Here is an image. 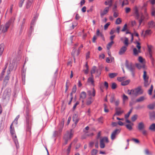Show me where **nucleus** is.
Instances as JSON below:
<instances>
[{"mask_svg": "<svg viewBox=\"0 0 155 155\" xmlns=\"http://www.w3.org/2000/svg\"><path fill=\"white\" fill-rule=\"evenodd\" d=\"M25 118L26 136L27 137H29L31 135V129L33 118L28 110L26 111Z\"/></svg>", "mask_w": 155, "mask_h": 155, "instance_id": "obj_1", "label": "nucleus"}, {"mask_svg": "<svg viewBox=\"0 0 155 155\" xmlns=\"http://www.w3.org/2000/svg\"><path fill=\"white\" fill-rule=\"evenodd\" d=\"M143 91L141 89L140 86L131 90H128L127 93L129 95H133L134 96H137L139 95L142 94L143 93Z\"/></svg>", "mask_w": 155, "mask_h": 155, "instance_id": "obj_2", "label": "nucleus"}, {"mask_svg": "<svg viewBox=\"0 0 155 155\" xmlns=\"http://www.w3.org/2000/svg\"><path fill=\"white\" fill-rule=\"evenodd\" d=\"M12 19H10L8 22L5 24V25H0V34L4 33L7 31L10 23L12 22Z\"/></svg>", "mask_w": 155, "mask_h": 155, "instance_id": "obj_3", "label": "nucleus"}, {"mask_svg": "<svg viewBox=\"0 0 155 155\" xmlns=\"http://www.w3.org/2000/svg\"><path fill=\"white\" fill-rule=\"evenodd\" d=\"M11 88H7L4 92L2 98L3 99L9 98L11 94Z\"/></svg>", "mask_w": 155, "mask_h": 155, "instance_id": "obj_4", "label": "nucleus"}, {"mask_svg": "<svg viewBox=\"0 0 155 155\" xmlns=\"http://www.w3.org/2000/svg\"><path fill=\"white\" fill-rule=\"evenodd\" d=\"M143 78L144 81V86L145 87H147L149 85L150 82H149V77L147 76V72L146 71H143Z\"/></svg>", "mask_w": 155, "mask_h": 155, "instance_id": "obj_5", "label": "nucleus"}, {"mask_svg": "<svg viewBox=\"0 0 155 155\" xmlns=\"http://www.w3.org/2000/svg\"><path fill=\"white\" fill-rule=\"evenodd\" d=\"M73 133L72 129L70 131H67L64 136V139L70 140L73 136Z\"/></svg>", "mask_w": 155, "mask_h": 155, "instance_id": "obj_6", "label": "nucleus"}, {"mask_svg": "<svg viewBox=\"0 0 155 155\" xmlns=\"http://www.w3.org/2000/svg\"><path fill=\"white\" fill-rule=\"evenodd\" d=\"M104 142L107 143L109 142L108 138L107 137H104L101 139L100 141V147L101 148H103L105 147Z\"/></svg>", "mask_w": 155, "mask_h": 155, "instance_id": "obj_7", "label": "nucleus"}, {"mask_svg": "<svg viewBox=\"0 0 155 155\" xmlns=\"http://www.w3.org/2000/svg\"><path fill=\"white\" fill-rule=\"evenodd\" d=\"M125 65L126 67L130 71L135 69L134 66L131 63H129L127 60H126Z\"/></svg>", "mask_w": 155, "mask_h": 155, "instance_id": "obj_8", "label": "nucleus"}, {"mask_svg": "<svg viewBox=\"0 0 155 155\" xmlns=\"http://www.w3.org/2000/svg\"><path fill=\"white\" fill-rule=\"evenodd\" d=\"M120 129H117L114 130L112 133L111 135V139L113 140L116 138V136L120 132Z\"/></svg>", "mask_w": 155, "mask_h": 155, "instance_id": "obj_9", "label": "nucleus"}, {"mask_svg": "<svg viewBox=\"0 0 155 155\" xmlns=\"http://www.w3.org/2000/svg\"><path fill=\"white\" fill-rule=\"evenodd\" d=\"M73 120L74 122V127H76L77 123L79 120V118L78 117V115L77 114H74L73 117Z\"/></svg>", "mask_w": 155, "mask_h": 155, "instance_id": "obj_10", "label": "nucleus"}, {"mask_svg": "<svg viewBox=\"0 0 155 155\" xmlns=\"http://www.w3.org/2000/svg\"><path fill=\"white\" fill-rule=\"evenodd\" d=\"M116 113L114 115H115L119 116L121 114L124 112V111L121 109V107H117L115 108Z\"/></svg>", "mask_w": 155, "mask_h": 155, "instance_id": "obj_11", "label": "nucleus"}, {"mask_svg": "<svg viewBox=\"0 0 155 155\" xmlns=\"http://www.w3.org/2000/svg\"><path fill=\"white\" fill-rule=\"evenodd\" d=\"M64 122H61L58 125V131H55L54 132V133L55 134H57V133L59 132L60 133L61 132L62 130V128L64 127Z\"/></svg>", "mask_w": 155, "mask_h": 155, "instance_id": "obj_12", "label": "nucleus"}, {"mask_svg": "<svg viewBox=\"0 0 155 155\" xmlns=\"http://www.w3.org/2000/svg\"><path fill=\"white\" fill-rule=\"evenodd\" d=\"M145 127L144 123L141 122L138 123L137 126V128L139 130L141 131L144 129Z\"/></svg>", "mask_w": 155, "mask_h": 155, "instance_id": "obj_13", "label": "nucleus"}, {"mask_svg": "<svg viewBox=\"0 0 155 155\" xmlns=\"http://www.w3.org/2000/svg\"><path fill=\"white\" fill-rule=\"evenodd\" d=\"M109 7H106L104 11L100 13V15L101 18H103L104 16L107 14L109 11Z\"/></svg>", "mask_w": 155, "mask_h": 155, "instance_id": "obj_14", "label": "nucleus"}, {"mask_svg": "<svg viewBox=\"0 0 155 155\" xmlns=\"http://www.w3.org/2000/svg\"><path fill=\"white\" fill-rule=\"evenodd\" d=\"M87 82L88 83L93 86H95L94 81L93 79V77L91 76V77H89L87 79Z\"/></svg>", "mask_w": 155, "mask_h": 155, "instance_id": "obj_15", "label": "nucleus"}, {"mask_svg": "<svg viewBox=\"0 0 155 155\" xmlns=\"http://www.w3.org/2000/svg\"><path fill=\"white\" fill-rule=\"evenodd\" d=\"M127 50V48L126 46H123L120 49L119 52V54L120 55L123 54Z\"/></svg>", "mask_w": 155, "mask_h": 155, "instance_id": "obj_16", "label": "nucleus"}, {"mask_svg": "<svg viewBox=\"0 0 155 155\" xmlns=\"http://www.w3.org/2000/svg\"><path fill=\"white\" fill-rule=\"evenodd\" d=\"M89 96H92L94 97L95 95V91L94 88H93L92 90H89L87 92Z\"/></svg>", "mask_w": 155, "mask_h": 155, "instance_id": "obj_17", "label": "nucleus"}, {"mask_svg": "<svg viewBox=\"0 0 155 155\" xmlns=\"http://www.w3.org/2000/svg\"><path fill=\"white\" fill-rule=\"evenodd\" d=\"M13 123H12L10 125V133L12 136H13L15 134V130L14 127H13Z\"/></svg>", "mask_w": 155, "mask_h": 155, "instance_id": "obj_18", "label": "nucleus"}, {"mask_svg": "<svg viewBox=\"0 0 155 155\" xmlns=\"http://www.w3.org/2000/svg\"><path fill=\"white\" fill-rule=\"evenodd\" d=\"M86 97V93L84 91L81 92L80 95V99H84Z\"/></svg>", "mask_w": 155, "mask_h": 155, "instance_id": "obj_19", "label": "nucleus"}, {"mask_svg": "<svg viewBox=\"0 0 155 155\" xmlns=\"http://www.w3.org/2000/svg\"><path fill=\"white\" fill-rule=\"evenodd\" d=\"M146 99V98L144 96H141L138 98L136 100L137 102H140L143 101Z\"/></svg>", "mask_w": 155, "mask_h": 155, "instance_id": "obj_20", "label": "nucleus"}, {"mask_svg": "<svg viewBox=\"0 0 155 155\" xmlns=\"http://www.w3.org/2000/svg\"><path fill=\"white\" fill-rule=\"evenodd\" d=\"M148 27L150 28H153L155 26V23L153 21H151L148 22Z\"/></svg>", "mask_w": 155, "mask_h": 155, "instance_id": "obj_21", "label": "nucleus"}, {"mask_svg": "<svg viewBox=\"0 0 155 155\" xmlns=\"http://www.w3.org/2000/svg\"><path fill=\"white\" fill-rule=\"evenodd\" d=\"M33 2L29 0H28L26 3V8H29L32 5Z\"/></svg>", "mask_w": 155, "mask_h": 155, "instance_id": "obj_22", "label": "nucleus"}, {"mask_svg": "<svg viewBox=\"0 0 155 155\" xmlns=\"http://www.w3.org/2000/svg\"><path fill=\"white\" fill-rule=\"evenodd\" d=\"M4 45L3 44H2L0 45V56H1L3 52L4 49Z\"/></svg>", "mask_w": 155, "mask_h": 155, "instance_id": "obj_23", "label": "nucleus"}, {"mask_svg": "<svg viewBox=\"0 0 155 155\" xmlns=\"http://www.w3.org/2000/svg\"><path fill=\"white\" fill-rule=\"evenodd\" d=\"M118 74L117 73H110L109 74V77L111 78H113L117 76Z\"/></svg>", "mask_w": 155, "mask_h": 155, "instance_id": "obj_24", "label": "nucleus"}, {"mask_svg": "<svg viewBox=\"0 0 155 155\" xmlns=\"http://www.w3.org/2000/svg\"><path fill=\"white\" fill-rule=\"evenodd\" d=\"M130 80H128L122 82L121 84L122 86H125L128 84L130 83Z\"/></svg>", "mask_w": 155, "mask_h": 155, "instance_id": "obj_25", "label": "nucleus"}, {"mask_svg": "<svg viewBox=\"0 0 155 155\" xmlns=\"http://www.w3.org/2000/svg\"><path fill=\"white\" fill-rule=\"evenodd\" d=\"M12 137L14 142L15 143L17 147V144H18V142L17 138V137L15 134Z\"/></svg>", "mask_w": 155, "mask_h": 155, "instance_id": "obj_26", "label": "nucleus"}, {"mask_svg": "<svg viewBox=\"0 0 155 155\" xmlns=\"http://www.w3.org/2000/svg\"><path fill=\"white\" fill-rule=\"evenodd\" d=\"M9 78L10 77L9 75H6L5 77L4 80V82L5 83V86L6 85L7 83L8 82V81L9 80Z\"/></svg>", "mask_w": 155, "mask_h": 155, "instance_id": "obj_27", "label": "nucleus"}, {"mask_svg": "<svg viewBox=\"0 0 155 155\" xmlns=\"http://www.w3.org/2000/svg\"><path fill=\"white\" fill-rule=\"evenodd\" d=\"M96 67L95 66H94L92 68V70L91 71V76L92 77H93V74H94L96 72Z\"/></svg>", "mask_w": 155, "mask_h": 155, "instance_id": "obj_28", "label": "nucleus"}, {"mask_svg": "<svg viewBox=\"0 0 155 155\" xmlns=\"http://www.w3.org/2000/svg\"><path fill=\"white\" fill-rule=\"evenodd\" d=\"M149 129L153 131H155V124H153L150 125L149 127Z\"/></svg>", "mask_w": 155, "mask_h": 155, "instance_id": "obj_29", "label": "nucleus"}, {"mask_svg": "<svg viewBox=\"0 0 155 155\" xmlns=\"http://www.w3.org/2000/svg\"><path fill=\"white\" fill-rule=\"evenodd\" d=\"M114 43V42L113 41H111V42L109 43L108 44H107V49L109 50L110 48L111 47V46H112V45Z\"/></svg>", "mask_w": 155, "mask_h": 155, "instance_id": "obj_30", "label": "nucleus"}, {"mask_svg": "<svg viewBox=\"0 0 155 155\" xmlns=\"http://www.w3.org/2000/svg\"><path fill=\"white\" fill-rule=\"evenodd\" d=\"M85 67L86 68V69L84 70V71L85 74H87L88 73V66L87 63H86V64L85 65Z\"/></svg>", "mask_w": 155, "mask_h": 155, "instance_id": "obj_31", "label": "nucleus"}, {"mask_svg": "<svg viewBox=\"0 0 155 155\" xmlns=\"http://www.w3.org/2000/svg\"><path fill=\"white\" fill-rule=\"evenodd\" d=\"M134 54L135 55H138L139 52V50L138 49L137 50L136 48H134L133 49Z\"/></svg>", "mask_w": 155, "mask_h": 155, "instance_id": "obj_32", "label": "nucleus"}, {"mask_svg": "<svg viewBox=\"0 0 155 155\" xmlns=\"http://www.w3.org/2000/svg\"><path fill=\"white\" fill-rule=\"evenodd\" d=\"M125 40L123 43L126 46V47L128 46L129 45L128 40L127 38L125 37Z\"/></svg>", "mask_w": 155, "mask_h": 155, "instance_id": "obj_33", "label": "nucleus"}, {"mask_svg": "<svg viewBox=\"0 0 155 155\" xmlns=\"http://www.w3.org/2000/svg\"><path fill=\"white\" fill-rule=\"evenodd\" d=\"M25 18H23V20L22 21L21 23L20 24L21 29H23V28L24 27V25H25Z\"/></svg>", "mask_w": 155, "mask_h": 155, "instance_id": "obj_34", "label": "nucleus"}, {"mask_svg": "<svg viewBox=\"0 0 155 155\" xmlns=\"http://www.w3.org/2000/svg\"><path fill=\"white\" fill-rule=\"evenodd\" d=\"M92 102V101L91 100V97H90L87 100L86 104L88 105H89L91 104Z\"/></svg>", "mask_w": 155, "mask_h": 155, "instance_id": "obj_35", "label": "nucleus"}, {"mask_svg": "<svg viewBox=\"0 0 155 155\" xmlns=\"http://www.w3.org/2000/svg\"><path fill=\"white\" fill-rule=\"evenodd\" d=\"M135 14L136 15L137 17L138 18L139 17V15L138 13V11L136 7L135 8Z\"/></svg>", "mask_w": 155, "mask_h": 155, "instance_id": "obj_36", "label": "nucleus"}, {"mask_svg": "<svg viewBox=\"0 0 155 155\" xmlns=\"http://www.w3.org/2000/svg\"><path fill=\"white\" fill-rule=\"evenodd\" d=\"M155 106L154 104H150L147 106V107L150 109L152 110L154 108Z\"/></svg>", "mask_w": 155, "mask_h": 155, "instance_id": "obj_37", "label": "nucleus"}, {"mask_svg": "<svg viewBox=\"0 0 155 155\" xmlns=\"http://www.w3.org/2000/svg\"><path fill=\"white\" fill-rule=\"evenodd\" d=\"M77 90V87L76 86V85H75L73 88L72 91L71 92V94H72V95H73V93H75L76 92Z\"/></svg>", "mask_w": 155, "mask_h": 155, "instance_id": "obj_38", "label": "nucleus"}, {"mask_svg": "<svg viewBox=\"0 0 155 155\" xmlns=\"http://www.w3.org/2000/svg\"><path fill=\"white\" fill-rule=\"evenodd\" d=\"M97 150L96 149H93L91 152V155H96L97 153Z\"/></svg>", "mask_w": 155, "mask_h": 155, "instance_id": "obj_39", "label": "nucleus"}, {"mask_svg": "<svg viewBox=\"0 0 155 155\" xmlns=\"http://www.w3.org/2000/svg\"><path fill=\"white\" fill-rule=\"evenodd\" d=\"M117 85L115 83L113 82L112 83L111 87L112 89H115L117 88Z\"/></svg>", "mask_w": 155, "mask_h": 155, "instance_id": "obj_40", "label": "nucleus"}, {"mask_svg": "<svg viewBox=\"0 0 155 155\" xmlns=\"http://www.w3.org/2000/svg\"><path fill=\"white\" fill-rule=\"evenodd\" d=\"M126 79L125 77H118L117 78V80L119 81H122L125 80Z\"/></svg>", "mask_w": 155, "mask_h": 155, "instance_id": "obj_41", "label": "nucleus"}, {"mask_svg": "<svg viewBox=\"0 0 155 155\" xmlns=\"http://www.w3.org/2000/svg\"><path fill=\"white\" fill-rule=\"evenodd\" d=\"M137 117V114H135L134 115H133L132 117H131V120L133 121H135Z\"/></svg>", "mask_w": 155, "mask_h": 155, "instance_id": "obj_42", "label": "nucleus"}, {"mask_svg": "<svg viewBox=\"0 0 155 155\" xmlns=\"http://www.w3.org/2000/svg\"><path fill=\"white\" fill-rule=\"evenodd\" d=\"M136 43L137 44L136 47L139 50V52H140V49L141 48V46H140V43L138 41H137L136 42Z\"/></svg>", "mask_w": 155, "mask_h": 155, "instance_id": "obj_43", "label": "nucleus"}, {"mask_svg": "<svg viewBox=\"0 0 155 155\" xmlns=\"http://www.w3.org/2000/svg\"><path fill=\"white\" fill-rule=\"evenodd\" d=\"M121 19L120 18H118L116 20L115 23L116 24L118 25L121 23Z\"/></svg>", "mask_w": 155, "mask_h": 155, "instance_id": "obj_44", "label": "nucleus"}, {"mask_svg": "<svg viewBox=\"0 0 155 155\" xmlns=\"http://www.w3.org/2000/svg\"><path fill=\"white\" fill-rule=\"evenodd\" d=\"M79 103V101H77L76 102V103L75 104L74 106H73V108H72V110L74 111V110L75 109V108H76V107L78 105Z\"/></svg>", "mask_w": 155, "mask_h": 155, "instance_id": "obj_45", "label": "nucleus"}, {"mask_svg": "<svg viewBox=\"0 0 155 155\" xmlns=\"http://www.w3.org/2000/svg\"><path fill=\"white\" fill-rule=\"evenodd\" d=\"M147 47L148 48V51L149 54L152 53V51L151 50V48L152 46L151 45H148Z\"/></svg>", "mask_w": 155, "mask_h": 155, "instance_id": "obj_46", "label": "nucleus"}, {"mask_svg": "<svg viewBox=\"0 0 155 155\" xmlns=\"http://www.w3.org/2000/svg\"><path fill=\"white\" fill-rule=\"evenodd\" d=\"M126 127L129 130H130L132 129V127L131 125L130 124H127L126 125Z\"/></svg>", "mask_w": 155, "mask_h": 155, "instance_id": "obj_47", "label": "nucleus"}, {"mask_svg": "<svg viewBox=\"0 0 155 155\" xmlns=\"http://www.w3.org/2000/svg\"><path fill=\"white\" fill-rule=\"evenodd\" d=\"M128 99V97L125 94H124L123 95V102H124V101L127 100Z\"/></svg>", "mask_w": 155, "mask_h": 155, "instance_id": "obj_48", "label": "nucleus"}, {"mask_svg": "<svg viewBox=\"0 0 155 155\" xmlns=\"http://www.w3.org/2000/svg\"><path fill=\"white\" fill-rule=\"evenodd\" d=\"M110 22H108L104 26V29L105 30H106L109 26L110 25Z\"/></svg>", "mask_w": 155, "mask_h": 155, "instance_id": "obj_49", "label": "nucleus"}, {"mask_svg": "<svg viewBox=\"0 0 155 155\" xmlns=\"http://www.w3.org/2000/svg\"><path fill=\"white\" fill-rule=\"evenodd\" d=\"M19 115H18V116H17V117H16V118H15V119L14 121L12 122V123H13V124L14 123H15L16 124H17L18 120V118H19Z\"/></svg>", "mask_w": 155, "mask_h": 155, "instance_id": "obj_50", "label": "nucleus"}, {"mask_svg": "<svg viewBox=\"0 0 155 155\" xmlns=\"http://www.w3.org/2000/svg\"><path fill=\"white\" fill-rule=\"evenodd\" d=\"M115 100V99L114 95H112L111 96L110 98V102L111 103H113Z\"/></svg>", "mask_w": 155, "mask_h": 155, "instance_id": "obj_51", "label": "nucleus"}, {"mask_svg": "<svg viewBox=\"0 0 155 155\" xmlns=\"http://www.w3.org/2000/svg\"><path fill=\"white\" fill-rule=\"evenodd\" d=\"M25 0H20L18 4L19 6L21 8L22 6V5L24 2Z\"/></svg>", "mask_w": 155, "mask_h": 155, "instance_id": "obj_52", "label": "nucleus"}, {"mask_svg": "<svg viewBox=\"0 0 155 155\" xmlns=\"http://www.w3.org/2000/svg\"><path fill=\"white\" fill-rule=\"evenodd\" d=\"M128 4V0H125L123 1L122 3V6H123L124 5H127Z\"/></svg>", "mask_w": 155, "mask_h": 155, "instance_id": "obj_53", "label": "nucleus"}, {"mask_svg": "<svg viewBox=\"0 0 155 155\" xmlns=\"http://www.w3.org/2000/svg\"><path fill=\"white\" fill-rule=\"evenodd\" d=\"M144 151L145 154L147 155H150L151 154L149 151V150L147 149H145Z\"/></svg>", "mask_w": 155, "mask_h": 155, "instance_id": "obj_54", "label": "nucleus"}, {"mask_svg": "<svg viewBox=\"0 0 155 155\" xmlns=\"http://www.w3.org/2000/svg\"><path fill=\"white\" fill-rule=\"evenodd\" d=\"M155 118V114L154 113L151 114L150 116V118L151 120Z\"/></svg>", "mask_w": 155, "mask_h": 155, "instance_id": "obj_55", "label": "nucleus"}, {"mask_svg": "<svg viewBox=\"0 0 155 155\" xmlns=\"http://www.w3.org/2000/svg\"><path fill=\"white\" fill-rule=\"evenodd\" d=\"M127 24H125L124 25L123 28L122 29L121 31L123 32L125 31L127 29Z\"/></svg>", "mask_w": 155, "mask_h": 155, "instance_id": "obj_56", "label": "nucleus"}, {"mask_svg": "<svg viewBox=\"0 0 155 155\" xmlns=\"http://www.w3.org/2000/svg\"><path fill=\"white\" fill-rule=\"evenodd\" d=\"M104 111L105 112L107 113L108 112L109 110L108 109H107V106L105 104H104Z\"/></svg>", "mask_w": 155, "mask_h": 155, "instance_id": "obj_57", "label": "nucleus"}, {"mask_svg": "<svg viewBox=\"0 0 155 155\" xmlns=\"http://www.w3.org/2000/svg\"><path fill=\"white\" fill-rule=\"evenodd\" d=\"M151 33V30H147L145 31V34L146 35H148Z\"/></svg>", "mask_w": 155, "mask_h": 155, "instance_id": "obj_58", "label": "nucleus"}, {"mask_svg": "<svg viewBox=\"0 0 155 155\" xmlns=\"http://www.w3.org/2000/svg\"><path fill=\"white\" fill-rule=\"evenodd\" d=\"M141 131H142V134L146 136L147 135V131L145 130L144 129L142 130Z\"/></svg>", "mask_w": 155, "mask_h": 155, "instance_id": "obj_59", "label": "nucleus"}, {"mask_svg": "<svg viewBox=\"0 0 155 155\" xmlns=\"http://www.w3.org/2000/svg\"><path fill=\"white\" fill-rule=\"evenodd\" d=\"M70 96L71 97V98H70V101H69V102L68 103V104L69 105H70L71 104L73 98V95H72V94H70Z\"/></svg>", "mask_w": 155, "mask_h": 155, "instance_id": "obj_60", "label": "nucleus"}, {"mask_svg": "<svg viewBox=\"0 0 155 155\" xmlns=\"http://www.w3.org/2000/svg\"><path fill=\"white\" fill-rule=\"evenodd\" d=\"M132 140L134 142H135L137 143H139V142H140L139 140L137 139H136L132 138Z\"/></svg>", "mask_w": 155, "mask_h": 155, "instance_id": "obj_61", "label": "nucleus"}, {"mask_svg": "<svg viewBox=\"0 0 155 155\" xmlns=\"http://www.w3.org/2000/svg\"><path fill=\"white\" fill-rule=\"evenodd\" d=\"M143 59L142 57H141V56H140L139 57L138 60L140 61V63H142L143 62Z\"/></svg>", "mask_w": 155, "mask_h": 155, "instance_id": "obj_62", "label": "nucleus"}, {"mask_svg": "<svg viewBox=\"0 0 155 155\" xmlns=\"http://www.w3.org/2000/svg\"><path fill=\"white\" fill-rule=\"evenodd\" d=\"M152 53L149 54V57L150 58V59H151V61H152V62L153 63V61H154V59H153V57L152 56Z\"/></svg>", "mask_w": 155, "mask_h": 155, "instance_id": "obj_63", "label": "nucleus"}, {"mask_svg": "<svg viewBox=\"0 0 155 155\" xmlns=\"http://www.w3.org/2000/svg\"><path fill=\"white\" fill-rule=\"evenodd\" d=\"M104 86L106 87V89H107L108 87V84L106 81H105L104 82Z\"/></svg>", "mask_w": 155, "mask_h": 155, "instance_id": "obj_64", "label": "nucleus"}]
</instances>
